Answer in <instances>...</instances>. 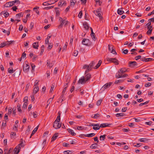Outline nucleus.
Listing matches in <instances>:
<instances>
[{"label":"nucleus","mask_w":154,"mask_h":154,"mask_svg":"<svg viewBox=\"0 0 154 154\" xmlns=\"http://www.w3.org/2000/svg\"><path fill=\"white\" fill-rule=\"evenodd\" d=\"M85 76H82L78 81V83L81 84H85L87 81H88L91 78V75L90 73H85Z\"/></svg>","instance_id":"obj_1"},{"label":"nucleus","mask_w":154,"mask_h":154,"mask_svg":"<svg viewBox=\"0 0 154 154\" xmlns=\"http://www.w3.org/2000/svg\"><path fill=\"white\" fill-rule=\"evenodd\" d=\"M23 146L22 139L21 143L19 144L16 147L14 150V153L15 154H18L20 152L21 147H23Z\"/></svg>","instance_id":"obj_2"},{"label":"nucleus","mask_w":154,"mask_h":154,"mask_svg":"<svg viewBox=\"0 0 154 154\" xmlns=\"http://www.w3.org/2000/svg\"><path fill=\"white\" fill-rule=\"evenodd\" d=\"M20 2L18 0H16L12 2H7L5 5V6L6 7H9L14 5L16 3L17 4H20Z\"/></svg>","instance_id":"obj_3"},{"label":"nucleus","mask_w":154,"mask_h":154,"mask_svg":"<svg viewBox=\"0 0 154 154\" xmlns=\"http://www.w3.org/2000/svg\"><path fill=\"white\" fill-rule=\"evenodd\" d=\"M82 43L83 45L88 46H91L92 45V43L91 41L87 38H84L82 41Z\"/></svg>","instance_id":"obj_4"},{"label":"nucleus","mask_w":154,"mask_h":154,"mask_svg":"<svg viewBox=\"0 0 154 154\" xmlns=\"http://www.w3.org/2000/svg\"><path fill=\"white\" fill-rule=\"evenodd\" d=\"M106 59L107 61L113 63L116 65H117L119 64V61L116 58L107 57Z\"/></svg>","instance_id":"obj_5"},{"label":"nucleus","mask_w":154,"mask_h":154,"mask_svg":"<svg viewBox=\"0 0 154 154\" xmlns=\"http://www.w3.org/2000/svg\"><path fill=\"white\" fill-rule=\"evenodd\" d=\"M73 128L75 130L77 129L78 130L87 131L88 130L87 128L84 127L82 126H76L74 127H73Z\"/></svg>","instance_id":"obj_6"},{"label":"nucleus","mask_w":154,"mask_h":154,"mask_svg":"<svg viewBox=\"0 0 154 154\" xmlns=\"http://www.w3.org/2000/svg\"><path fill=\"white\" fill-rule=\"evenodd\" d=\"M58 116L57 117L56 119L54 122V124H57V125H59V123H58L60 120V112H59L58 113Z\"/></svg>","instance_id":"obj_7"},{"label":"nucleus","mask_w":154,"mask_h":154,"mask_svg":"<svg viewBox=\"0 0 154 154\" xmlns=\"http://www.w3.org/2000/svg\"><path fill=\"white\" fill-rule=\"evenodd\" d=\"M93 12L96 15L98 16L100 19H102V17L101 16L100 11H94Z\"/></svg>","instance_id":"obj_8"},{"label":"nucleus","mask_w":154,"mask_h":154,"mask_svg":"<svg viewBox=\"0 0 154 154\" xmlns=\"http://www.w3.org/2000/svg\"><path fill=\"white\" fill-rule=\"evenodd\" d=\"M112 84V82L107 83L104 85L102 87V88L104 90L106 89L109 88Z\"/></svg>","instance_id":"obj_9"},{"label":"nucleus","mask_w":154,"mask_h":154,"mask_svg":"<svg viewBox=\"0 0 154 154\" xmlns=\"http://www.w3.org/2000/svg\"><path fill=\"white\" fill-rule=\"evenodd\" d=\"M129 66L133 67L134 66H137V63L136 61H130L129 62Z\"/></svg>","instance_id":"obj_10"},{"label":"nucleus","mask_w":154,"mask_h":154,"mask_svg":"<svg viewBox=\"0 0 154 154\" xmlns=\"http://www.w3.org/2000/svg\"><path fill=\"white\" fill-rule=\"evenodd\" d=\"M54 3V2H53L52 1H50L44 2L42 5L44 6H47Z\"/></svg>","instance_id":"obj_11"},{"label":"nucleus","mask_w":154,"mask_h":154,"mask_svg":"<svg viewBox=\"0 0 154 154\" xmlns=\"http://www.w3.org/2000/svg\"><path fill=\"white\" fill-rule=\"evenodd\" d=\"M109 126H93V128L94 130H97L100 129V127L105 128Z\"/></svg>","instance_id":"obj_12"},{"label":"nucleus","mask_w":154,"mask_h":154,"mask_svg":"<svg viewBox=\"0 0 154 154\" xmlns=\"http://www.w3.org/2000/svg\"><path fill=\"white\" fill-rule=\"evenodd\" d=\"M58 133H56L53 135L51 138V141H54L56 139L58 136Z\"/></svg>","instance_id":"obj_13"},{"label":"nucleus","mask_w":154,"mask_h":154,"mask_svg":"<svg viewBox=\"0 0 154 154\" xmlns=\"http://www.w3.org/2000/svg\"><path fill=\"white\" fill-rule=\"evenodd\" d=\"M67 131L68 132L71 134L72 136H75L76 135V134L70 128H68L67 129Z\"/></svg>","instance_id":"obj_14"},{"label":"nucleus","mask_w":154,"mask_h":154,"mask_svg":"<svg viewBox=\"0 0 154 154\" xmlns=\"http://www.w3.org/2000/svg\"><path fill=\"white\" fill-rule=\"evenodd\" d=\"M83 68L84 69L87 68V70L85 72L86 74V73H87L88 71L91 70V69H90V68L89 67V66L88 65H84L83 67Z\"/></svg>","instance_id":"obj_15"},{"label":"nucleus","mask_w":154,"mask_h":154,"mask_svg":"<svg viewBox=\"0 0 154 154\" xmlns=\"http://www.w3.org/2000/svg\"><path fill=\"white\" fill-rule=\"evenodd\" d=\"M39 88L38 86H35L33 90V93L34 94H35L38 91Z\"/></svg>","instance_id":"obj_16"},{"label":"nucleus","mask_w":154,"mask_h":154,"mask_svg":"<svg viewBox=\"0 0 154 154\" xmlns=\"http://www.w3.org/2000/svg\"><path fill=\"white\" fill-rule=\"evenodd\" d=\"M29 66L27 64H26V66L25 67H24L23 68V71L25 72H27L29 69Z\"/></svg>","instance_id":"obj_17"},{"label":"nucleus","mask_w":154,"mask_h":154,"mask_svg":"<svg viewBox=\"0 0 154 154\" xmlns=\"http://www.w3.org/2000/svg\"><path fill=\"white\" fill-rule=\"evenodd\" d=\"M23 16V14L22 12L20 13L16 14L15 17L16 19H19L21 17Z\"/></svg>","instance_id":"obj_18"},{"label":"nucleus","mask_w":154,"mask_h":154,"mask_svg":"<svg viewBox=\"0 0 154 154\" xmlns=\"http://www.w3.org/2000/svg\"><path fill=\"white\" fill-rule=\"evenodd\" d=\"M102 63V61L100 60H99L98 63L97 65L94 67V69H97L101 65V63Z\"/></svg>","instance_id":"obj_19"},{"label":"nucleus","mask_w":154,"mask_h":154,"mask_svg":"<svg viewBox=\"0 0 154 154\" xmlns=\"http://www.w3.org/2000/svg\"><path fill=\"white\" fill-rule=\"evenodd\" d=\"M33 47L35 49H38V42H34L33 44Z\"/></svg>","instance_id":"obj_20"},{"label":"nucleus","mask_w":154,"mask_h":154,"mask_svg":"<svg viewBox=\"0 0 154 154\" xmlns=\"http://www.w3.org/2000/svg\"><path fill=\"white\" fill-rule=\"evenodd\" d=\"M83 25L85 28L86 29H88L89 28V27L88 25V24L86 22H84V23H83Z\"/></svg>","instance_id":"obj_21"},{"label":"nucleus","mask_w":154,"mask_h":154,"mask_svg":"<svg viewBox=\"0 0 154 154\" xmlns=\"http://www.w3.org/2000/svg\"><path fill=\"white\" fill-rule=\"evenodd\" d=\"M76 2V0H71L70 1V6H74Z\"/></svg>","instance_id":"obj_22"},{"label":"nucleus","mask_w":154,"mask_h":154,"mask_svg":"<svg viewBox=\"0 0 154 154\" xmlns=\"http://www.w3.org/2000/svg\"><path fill=\"white\" fill-rule=\"evenodd\" d=\"M95 62L94 61H92L91 63L88 65L89 67L91 69V68L95 64Z\"/></svg>","instance_id":"obj_23"},{"label":"nucleus","mask_w":154,"mask_h":154,"mask_svg":"<svg viewBox=\"0 0 154 154\" xmlns=\"http://www.w3.org/2000/svg\"><path fill=\"white\" fill-rule=\"evenodd\" d=\"M122 8H120L118 9L117 10V12L118 14L119 15H122L124 13V11L122 10Z\"/></svg>","instance_id":"obj_24"},{"label":"nucleus","mask_w":154,"mask_h":154,"mask_svg":"<svg viewBox=\"0 0 154 154\" xmlns=\"http://www.w3.org/2000/svg\"><path fill=\"white\" fill-rule=\"evenodd\" d=\"M65 20H61L60 22V24L59 26H58V28H61L62 27V26H63V24L65 23Z\"/></svg>","instance_id":"obj_25"},{"label":"nucleus","mask_w":154,"mask_h":154,"mask_svg":"<svg viewBox=\"0 0 154 154\" xmlns=\"http://www.w3.org/2000/svg\"><path fill=\"white\" fill-rule=\"evenodd\" d=\"M125 114L124 113H119L116 114V117H119L123 116H125Z\"/></svg>","instance_id":"obj_26"},{"label":"nucleus","mask_w":154,"mask_h":154,"mask_svg":"<svg viewBox=\"0 0 154 154\" xmlns=\"http://www.w3.org/2000/svg\"><path fill=\"white\" fill-rule=\"evenodd\" d=\"M95 135V134L94 133H91L88 134H86V137H92L93 136H94Z\"/></svg>","instance_id":"obj_27"},{"label":"nucleus","mask_w":154,"mask_h":154,"mask_svg":"<svg viewBox=\"0 0 154 154\" xmlns=\"http://www.w3.org/2000/svg\"><path fill=\"white\" fill-rule=\"evenodd\" d=\"M45 49V46L44 45H42L41 47V50L40 53V54L42 55V54L43 52L44 51Z\"/></svg>","instance_id":"obj_28"},{"label":"nucleus","mask_w":154,"mask_h":154,"mask_svg":"<svg viewBox=\"0 0 154 154\" xmlns=\"http://www.w3.org/2000/svg\"><path fill=\"white\" fill-rule=\"evenodd\" d=\"M106 135V134H104L100 136V140H104L105 139Z\"/></svg>","instance_id":"obj_29"},{"label":"nucleus","mask_w":154,"mask_h":154,"mask_svg":"<svg viewBox=\"0 0 154 154\" xmlns=\"http://www.w3.org/2000/svg\"><path fill=\"white\" fill-rule=\"evenodd\" d=\"M149 58H146L145 57H143L141 59V60L142 61H145L146 62H147L149 61V60H148Z\"/></svg>","instance_id":"obj_30"},{"label":"nucleus","mask_w":154,"mask_h":154,"mask_svg":"<svg viewBox=\"0 0 154 154\" xmlns=\"http://www.w3.org/2000/svg\"><path fill=\"white\" fill-rule=\"evenodd\" d=\"M58 8H55V10L56 12V15L57 16H58L60 14L59 11L58 10Z\"/></svg>","instance_id":"obj_31"},{"label":"nucleus","mask_w":154,"mask_h":154,"mask_svg":"<svg viewBox=\"0 0 154 154\" xmlns=\"http://www.w3.org/2000/svg\"><path fill=\"white\" fill-rule=\"evenodd\" d=\"M97 143H96L95 144H92L90 146V148L91 149H95L96 148V146H95V145H97Z\"/></svg>","instance_id":"obj_32"},{"label":"nucleus","mask_w":154,"mask_h":154,"mask_svg":"<svg viewBox=\"0 0 154 154\" xmlns=\"http://www.w3.org/2000/svg\"><path fill=\"white\" fill-rule=\"evenodd\" d=\"M64 154H72V152L70 150L65 151L63 152Z\"/></svg>","instance_id":"obj_33"},{"label":"nucleus","mask_w":154,"mask_h":154,"mask_svg":"<svg viewBox=\"0 0 154 154\" xmlns=\"http://www.w3.org/2000/svg\"><path fill=\"white\" fill-rule=\"evenodd\" d=\"M139 140L141 142H145L147 141L148 140L146 138H141L139 139Z\"/></svg>","instance_id":"obj_34"},{"label":"nucleus","mask_w":154,"mask_h":154,"mask_svg":"<svg viewBox=\"0 0 154 154\" xmlns=\"http://www.w3.org/2000/svg\"><path fill=\"white\" fill-rule=\"evenodd\" d=\"M16 135V133L15 132H12L11 133V138H14V137Z\"/></svg>","instance_id":"obj_35"},{"label":"nucleus","mask_w":154,"mask_h":154,"mask_svg":"<svg viewBox=\"0 0 154 154\" xmlns=\"http://www.w3.org/2000/svg\"><path fill=\"white\" fill-rule=\"evenodd\" d=\"M14 70L13 68L12 67L11 68V69H10V68H9L8 70V72L9 73H13L14 72Z\"/></svg>","instance_id":"obj_36"},{"label":"nucleus","mask_w":154,"mask_h":154,"mask_svg":"<svg viewBox=\"0 0 154 154\" xmlns=\"http://www.w3.org/2000/svg\"><path fill=\"white\" fill-rule=\"evenodd\" d=\"M140 143H134L133 144V146H134L136 147H139L140 145Z\"/></svg>","instance_id":"obj_37"},{"label":"nucleus","mask_w":154,"mask_h":154,"mask_svg":"<svg viewBox=\"0 0 154 154\" xmlns=\"http://www.w3.org/2000/svg\"><path fill=\"white\" fill-rule=\"evenodd\" d=\"M108 49L110 51H112V49H113V46L112 45H109Z\"/></svg>","instance_id":"obj_38"},{"label":"nucleus","mask_w":154,"mask_h":154,"mask_svg":"<svg viewBox=\"0 0 154 154\" xmlns=\"http://www.w3.org/2000/svg\"><path fill=\"white\" fill-rule=\"evenodd\" d=\"M121 76L122 75H120V74H119V72H118L117 73L116 75V78H122Z\"/></svg>","instance_id":"obj_39"},{"label":"nucleus","mask_w":154,"mask_h":154,"mask_svg":"<svg viewBox=\"0 0 154 154\" xmlns=\"http://www.w3.org/2000/svg\"><path fill=\"white\" fill-rule=\"evenodd\" d=\"M102 100L101 99H100L98 100L97 103V105L98 106H100L101 104V103L102 102Z\"/></svg>","instance_id":"obj_40"},{"label":"nucleus","mask_w":154,"mask_h":154,"mask_svg":"<svg viewBox=\"0 0 154 154\" xmlns=\"http://www.w3.org/2000/svg\"><path fill=\"white\" fill-rule=\"evenodd\" d=\"M28 97H25L23 99V101L24 103H27L28 101Z\"/></svg>","instance_id":"obj_41"},{"label":"nucleus","mask_w":154,"mask_h":154,"mask_svg":"<svg viewBox=\"0 0 154 154\" xmlns=\"http://www.w3.org/2000/svg\"><path fill=\"white\" fill-rule=\"evenodd\" d=\"M68 86V83H67L65 84L64 85V88L63 90V91H65L67 89V88Z\"/></svg>","instance_id":"obj_42"},{"label":"nucleus","mask_w":154,"mask_h":154,"mask_svg":"<svg viewBox=\"0 0 154 154\" xmlns=\"http://www.w3.org/2000/svg\"><path fill=\"white\" fill-rule=\"evenodd\" d=\"M38 8H39V7H35L34 8H33V10L34 11H35V12L38 14H39V11L38 10H37V9Z\"/></svg>","instance_id":"obj_43"},{"label":"nucleus","mask_w":154,"mask_h":154,"mask_svg":"<svg viewBox=\"0 0 154 154\" xmlns=\"http://www.w3.org/2000/svg\"><path fill=\"white\" fill-rule=\"evenodd\" d=\"M91 37L92 39H93V40L94 41H95V40H96V38L95 37V33H94V35H92V34H91Z\"/></svg>","instance_id":"obj_44"},{"label":"nucleus","mask_w":154,"mask_h":154,"mask_svg":"<svg viewBox=\"0 0 154 154\" xmlns=\"http://www.w3.org/2000/svg\"><path fill=\"white\" fill-rule=\"evenodd\" d=\"M120 70L122 72H123L124 73L127 71V69L125 68H122Z\"/></svg>","instance_id":"obj_45"},{"label":"nucleus","mask_w":154,"mask_h":154,"mask_svg":"<svg viewBox=\"0 0 154 154\" xmlns=\"http://www.w3.org/2000/svg\"><path fill=\"white\" fill-rule=\"evenodd\" d=\"M67 45H68V44H67V42H66L65 43V45L63 48L62 51H63L64 50H65L66 49L67 46Z\"/></svg>","instance_id":"obj_46"},{"label":"nucleus","mask_w":154,"mask_h":154,"mask_svg":"<svg viewBox=\"0 0 154 154\" xmlns=\"http://www.w3.org/2000/svg\"><path fill=\"white\" fill-rule=\"evenodd\" d=\"M152 29H148L146 32V34L148 35H150L151 34Z\"/></svg>","instance_id":"obj_47"},{"label":"nucleus","mask_w":154,"mask_h":154,"mask_svg":"<svg viewBox=\"0 0 154 154\" xmlns=\"http://www.w3.org/2000/svg\"><path fill=\"white\" fill-rule=\"evenodd\" d=\"M31 66L32 67V72L33 71H34V69H35V66L33 63H31Z\"/></svg>","instance_id":"obj_48"},{"label":"nucleus","mask_w":154,"mask_h":154,"mask_svg":"<svg viewBox=\"0 0 154 154\" xmlns=\"http://www.w3.org/2000/svg\"><path fill=\"white\" fill-rule=\"evenodd\" d=\"M39 126H37V127H36L35 128H34V130L32 131V132H33L34 134L37 131L38 128Z\"/></svg>","instance_id":"obj_49"},{"label":"nucleus","mask_w":154,"mask_h":154,"mask_svg":"<svg viewBox=\"0 0 154 154\" xmlns=\"http://www.w3.org/2000/svg\"><path fill=\"white\" fill-rule=\"evenodd\" d=\"M73 55L75 56H77L78 54V51H74V53H73Z\"/></svg>","instance_id":"obj_50"},{"label":"nucleus","mask_w":154,"mask_h":154,"mask_svg":"<svg viewBox=\"0 0 154 154\" xmlns=\"http://www.w3.org/2000/svg\"><path fill=\"white\" fill-rule=\"evenodd\" d=\"M3 14L5 17H7L8 16L9 14L8 12H6L3 13Z\"/></svg>","instance_id":"obj_51"},{"label":"nucleus","mask_w":154,"mask_h":154,"mask_svg":"<svg viewBox=\"0 0 154 154\" xmlns=\"http://www.w3.org/2000/svg\"><path fill=\"white\" fill-rule=\"evenodd\" d=\"M82 11H81L78 15V17L79 18H81L82 17Z\"/></svg>","instance_id":"obj_52"},{"label":"nucleus","mask_w":154,"mask_h":154,"mask_svg":"<svg viewBox=\"0 0 154 154\" xmlns=\"http://www.w3.org/2000/svg\"><path fill=\"white\" fill-rule=\"evenodd\" d=\"M38 114L37 113V112H33V117L34 118H35L37 116Z\"/></svg>","instance_id":"obj_53"},{"label":"nucleus","mask_w":154,"mask_h":154,"mask_svg":"<svg viewBox=\"0 0 154 154\" xmlns=\"http://www.w3.org/2000/svg\"><path fill=\"white\" fill-rule=\"evenodd\" d=\"M123 82V81L121 80H118L117 81H116L115 82H114V83L115 84H118L120 82Z\"/></svg>","instance_id":"obj_54"},{"label":"nucleus","mask_w":154,"mask_h":154,"mask_svg":"<svg viewBox=\"0 0 154 154\" xmlns=\"http://www.w3.org/2000/svg\"><path fill=\"white\" fill-rule=\"evenodd\" d=\"M85 18L86 20H89V18L88 14H86L85 13Z\"/></svg>","instance_id":"obj_55"},{"label":"nucleus","mask_w":154,"mask_h":154,"mask_svg":"<svg viewBox=\"0 0 154 154\" xmlns=\"http://www.w3.org/2000/svg\"><path fill=\"white\" fill-rule=\"evenodd\" d=\"M54 97L53 98H50L47 101V103L48 104H49L52 101Z\"/></svg>","instance_id":"obj_56"},{"label":"nucleus","mask_w":154,"mask_h":154,"mask_svg":"<svg viewBox=\"0 0 154 154\" xmlns=\"http://www.w3.org/2000/svg\"><path fill=\"white\" fill-rule=\"evenodd\" d=\"M141 57V56L140 55H138L137 56H136L135 57V59L136 60H137L139 59H140Z\"/></svg>","instance_id":"obj_57"},{"label":"nucleus","mask_w":154,"mask_h":154,"mask_svg":"<svg viewBox=\"0 0 154 154\" xmlns=\"http://www.w3.org/2000/svg\"><path fill=\"white\" fill-rule=\"evenodd\" d=\"M39 81H38L37 80H36L35 81V82H34V86H38L37 85L38 84V83Z\"/></svg>","instance_id":"obj_58"},{"label":"nucleus","mask_w":154,"mask_h":154,"mask_svg":"<svg viewBox=\"0 0 154 154\" xmlns=\"http://www.w3.org/2000/svg\"><path fill=\"white\" fill-rule=\"evenodd\" d=\"M27 106V103H24L23 106V107L24 108H26Z\"/></svg>","instance_id":"obj_59"},{"label":"nucleus","mask_w":154,"mask_h":154,"mask_svg":"<svg viewBox=\"0 0 154 154\" xmlns=\"http://www.w3.org/2000/svg\"><path fill=\"white\" fill-rule=\"evenodd\" d=\"M12 9L13 11H16V10L17 9V7L16 6H14L12 7Z\"/></svg>","instance_id":"obj_60"},{"label":"nucleus","mask_w":154,"mask_h":154,"mask_svg":"<svg viewBox=\"0 0 154 154\" xmlns=\"http://www.w3.org/2000/svg\"><path fill=\"white\" fill-rule=\"evenodd\" d=\"M52 45H51V44L50 43L48 47V49L50 50L52 48Z\"/></svg>","instance_id":"obj_61"},{"label":"nucleus","mask_w":154,"mask_h":154,"mask_svg":"<svg viewBox=\"0 0 154 154\" xmlns=\"http://www.w3.org/2000/svg\"><path fill=\"white\" fill-rule=\"evenodd\" d=\"M151 85V84L150 83H147L145 84V86L146 87H148L150 86Z\"/></svg>","instance_id":"obj_62"},{"label":"nucleus","mask_w":154,"mask_h":154,"mask_svg":"<svg viewBox=\"0 0 154 154\" xmlns=\"http://www.w3.org/2000/svg\"><path fill=\"white\" fill-rule=\"evenodd\" d=\"M26 54L25 53V52H23L22 55V56H21V57L22 58H25L26 57Z\"/></svg>","instance_id":"obj_63"},{"label":"nucleus","mask_w":154,"mask_h":154,"mask_svg":"<svg viewBox=\"0 0 154 154\" xmlns=\"http://www.w3.org/2000/svg\"><path fill=\"white\" fill-rule=\"evenodd\" d=\"M154 14V10L152 12H151V13H149L148 14L147 16H150L151 15Z\"/></svg>","instance_id":"obj_64"}]
</instances>
